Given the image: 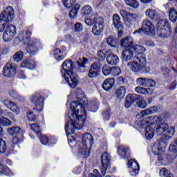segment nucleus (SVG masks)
Segmentation results:
<instances>
[{"label": "nucleus", "mask_w": 177, "mask_h": 177, "mask_svg": "<svg viewBox=\"0 0 177 177\" xmlns=\"http://www.w3.org/2000/svg\"><path fill=\"white\" fill-rule=\"evenodd\" d=\"M88 106V100L82 99L80 102H73L68 112V122L65 125L66 135H73L75 129H82L86 112L85 107Z\"/></svg>", "instance_id": "f257e3e1"}, {"label": "nucleus", "mask_w": 177, "mask_h": 177, "mask_svg": "<svg viewBox=\"0 0 177 177\" xmlns=\"http://www.w3.org/2000/svg\"><path fill=\"white\" fill-rule=\"evenodd\" d=\"M15 19V10L12 6H8L0 15V32H3V39L5 42L13 39L16 35V27L9 23Z\"/></svg>", "instance_id": "f03ea898"}, {"label": "nucleus", "mask_w": 177, "mask_h": 177, "mask_svg": "<svg viewBox=\"0 0 177 177\" xmlns=\"http://www.w3.org/2000/svg\"><path fill=\"white\" fill-rule=\"evenodd\" d=\"M156 133L160 138V141L158 143V158L159 161L162 160V153L165 151L167 146H168V140H171L172 136L175 135V127H169L167 123H161L156 129ZM165 133V134H164Z\"/></svg>", "instance_id": "7ed1b4c3"}, {"label": "nucleus", "mask_w": 177, "mask_h": 177, "mask_svg": "<svg viewBox=\"0 0 177 177\" xmlns=\"http://www.w3.org/2000/svg\"><path fill=\"white\" fill-rule=\"evenodd\" d=\"M63 70L61 71L62 74H64V78L68 82L71 88H75L78 85V76L75 73L73 72L74 70V62L68 59L62 64Z\"/></svg>", "instance_id": "20e7f679"}, {"label": "nucleus", "mask_w": 177, "mask_h": 177, "mask_svg": "<svg viewBox=\"0 0 177 177\" xmlns=\"http://www.w3.org/2000/svg\"><path fill=\"white\" fill-rule=\"evenodd\" d=\"M136 60H137V62H130L127 64L128 68L133 71V73H140V71L149 73V71H150V68L146 66L147 60L145 55L137 56Z\"/></svg>", "instance_id": "39448f33"}, {"label": "nucleus", "mask_w": 177, "mask_h": 177, "mask_svg": "<svg viewBox=\"0 0 177 177\" xmlns=\"http://www.w3.org/2000/svg\"><path fill=\"white\" fill-rule=\"evenodd\" d=\"M133 103H136L138 107L140 109H146L147 106V103L143 97L140 96V95L129 94L125 100L124 106L126 109H129V107H131Z\"/></svg>", "instance_id": "423d86ee"}, {"label": "nucleus", "mask_w": 177, "mask_h": 177, "mask_svg": "<svg viewBox=\"0 0 177 177\" xmlns=\"http://www.w3.org/2000/svg\"><path fill=\"white\" fill-rule=\"evenodd\" d=\"M82 147L80 148V153L83 154L84 157H88L91 154V147L93 145V136L91 133L84 134L82 140Z\"/></svg>", "instance_id": "0eeeda50"}, {"label": "nucleus", "mask_w": 177, "mask_h": 177, "mask_svg": "<svg viewBox=\"0 0 177 177\" xmlns=\"http://www.w3.org/2000/svg\"><path fill=\"white\" fill-rule=\"evenodd\" d=\"M142 86H149L147 88L142 87ZM156 86V81L153 80H149L147 78L144 79V82H142V84L141 86H137L136 88V92L139 93L140 95H145L149 96V95H151L153 92H154V88Z\"/></svg>", "instance_id": "6e6552de"}, {"label": "nucleus", "mask_w": 177, "mask_h": 177, "mask_svg": "<svg viewBox=\"0 0 177 177\" xmlns=\"http://www.w3.org/2000/svg\"><path fill=\"white\" fill-rule=\"evenodd\" d=\"M142 31L147 35L153 37V35L156 34V28L150 20H145L143 21L142 28L139 29L138 30H136L135 34H140Z\"/></svg>", "instance_id": "1a4fd4ad"}, {"label": "nucleus", "mask_w": 177, "mask_h": 177, "mask_svg": "<svg viewBox=\"0 0 177 177\" xmlns=\"http://www.w3.org/2000/svg\"><path fill=\"white\" fill-rule=\"evenodd\" d=\"M30 100L35 107L33 108L35 113H41L44 110V97L39 93H36L32 95Z\"/></svg>", "instance_id": "9d476101"}, {"label": "nucleus", "mask_w": 177, "mask_h": 177, "mask_svg": "<svg viewBox=\"0 0 177 177\" xmlns=\"http://www.w3.org/2000/svg\"><path fill=\"white\" fill-rule=\"evenodd\" d=\"M39 48H42L41 40L32 39L29 41L26 50L30 55H35V53H38V49H39Z\"/></svg>", "instance_id": "9b49d317"}, {"label": "nucleus", "mask_w": 177, "mask_h": 177, "mask_svg": "<svg viewBox=\"0 0 177 177\" xmlns=\"http://www.w3.org/2000/svg\"><path fill=\"white\" fill-rule=\"evenodd\" d=\"M120 15L124 18V24L127 27H131L135 21V15L128 12L126 10H120Z\"/></svg>", "instance_id": "f8f14e48"}, {"label": "nucleus", "mask_w": 177, "mask_h": 177, "mask_svg": "<svg viewBox=\"0 0 177 177\" xmlns=\"http://www.w3.org/2000/svg\"><path fill=\"white\" fill-rule=\"evenodd\" d=\"M104 30V19L100 18L96 21V24L93 25L92 28V32L95 37H99Z\"/></svg>", "instance_id": "ddd939ff"}, {"label": "nucleus", "mask_w": 177, "mask_h": 177, "mask_svg": "<svg viewBox=\"0 0 177 177\" xmlns=\"http://www.w3.org/2000/svg\"><path fill=\"white\" fill-rule=\"evenodd\" d=\"M16 67L12 63H7L3 70V75L8 77V78H13L16 75Z\"/></svg>", "instance_id": "4468645a"}, {"label": "nucleus", "mask_w": 177, "mask_h": 177, "mask_svg": "<svg viewBox=\"0 0 177 177\" xmlns=\"http://www.w3.org/2000/svg\"><path fill=\"white\" fill-rule=\"evenodd\" d=\"M157 30L162 31H167V34L165 35L166 37L168 35H171V26H169V22H168L166 19H162L158 22Z\"/></svg>", "instance_id": "2eb2a0df"}, {"label": "nucleus", "mask_w": 177, "mask_h": 177, "mask_svg": "<svg viewBox=\"0 0 177 177\" xmlns=\"http://www.w3.org/2000/svg\"><path fill=\"white\" fill-rule=\"evenodd\" d=\"M157 106H153L149 109H147L145 110L142 111L136 115V118L138 119V121H142L145 115H151V114H154V113H157Z\"/></svg>", "instance_id": "dca6fc26"}, {"label": "nucleus", "mask_w": 177, "mask_h": 177, "mask_svg": "<svg viewBox=\"0 0 177 177\" xmlns=\"http://www.w3.org/2000/svg\"><path fill=\"white\" fill-rule=\"evenodd\" d=\"M99 19L103 18L99 17V15H97V12H94L91 15L86 16L84 21L86 26H91L93 25L95 26Z\"/></svg>", "instance_id": "f3484780"}, {"label": "nucleus", "mask_w": 177, "mask_h": 177, "mask_svg": "<svg viewBox=\"0 0 177 177\" xmlns=\"http://www.w3.org/2000/svg\"><path fill=\"white\" fill-rule=\"evenodd\" d=\"M127 165L129 168H130V172L131 174L133 176H136L138 174H139V164L138 163V161L133 160H129Z\"/></svg>", "instance_id": "a211bd4d"}, {"label": "nucleus", "mask_w": 177, "mask_h": 177, "mask_svg": "<svg viewBox=\"0 0 177 177\" xmlns=\"http://www.w3.org/2000/svg\"><path fill=\"white\" fill-rule=\"evenodd\" d=\"M3 104L15 114H20V108H19V106H17L15 102L9 100L8 99H6L3 101Z\"/></svg>", "instance_id": "6ab92c4d"}, {"label": "nucleus", "mask_w": 177, "mask_h": 177, "mask_svg": "<svg viewBox=\"0 0 177 177\" xmlns=\"http://www.w3.org/2000/svg\"><path fill=\"white\" fill-rule=\"evenodd\" d=\"M118 153L122 158H129L131 157V151L128 147L120 145L118 148Z\"/></svg>", "instance_id": "aec40b11"}, {"label": "nucleus", "mask_w": 177, "mask_h": 177, "mask_svg": "<svg viewBox=\"0 0 177 177\" xmlns=\"http://www.w3.org/2000/svg\"><path fill=\"white\" fill-rule=\"evenodd\" d=\"M133 44H135V41H133V37H124L121 40L120 45L123 48H126V49H132Z\"/></svg>", "instance_id": "412c9836"}, {"label": "nucleus", "mask_w": 177, "mask_h": 177, "mask_svg": "<svg viewBox=\"0 0 177 177\" xmlns=\"http://www.w3.org/2000/svg\"><path fill=\"white\" fill-rule=\"evenodd\" d=\"M113 24L114 27L118 29L119 31V34H122V31H121L123 28L122 24H121V19L120 18V15L118 14H114L113 15Z\"/></svg>", "instance_id": "4be33fe9"}, {"label": "nucleus", "mask_w": 177, "mask_h": 177, "mask_svg": "<svg viewBox=\"0 0 177 177\" xmlns=\"http://www.w3.org/2000/svg\"><path fill=\"white\" fill-rule=\"evenodd\" d=\"M110 160H111V156L107 152L102 153L101 156V162L102 168H108L110 167Z\"/></svg>", "instance_id": "5701e85b"}, {"label": "nucleus", "mask_w": 177, "mask_h": 177, "mask_svg": "<svg viewBox=\"0 0 177 177\" xmlns=\"http://www.w3.org/2000/svg\"><path fill=\"white\" fill-rule=\"evenodd\" d=\"M145 15L147 16V17L151 19V20H158V19H160V15H158V12H157L156 10L153 9H147L145 11Z\"/></svg>", "instance_id": "b1692460"}, {"label": "nucleus", "mask_w": 177, "mask_h": 177, "mask_svg": "<svg viewBox=\"0 0 177 177\" xmlns=\"http://www.w3.org/2000/svg\"><path fill=\"white\" fill-rule=\"evenodd\" d=\"M122 57L124 62L132 60V57H133V51L132 50V48H127L123 50Z\"/></svg>", "instance_id": "393cba45"}, {"label": "nucleus", "mask_w": 177, "mask_h": 177, "mask_svg": "<svg viewBox=\"0 0 177 177\" xmlns=\"http://www.w3.org/2000/svg\"><path fill=\"white\" fill-rule=\"evenodd\" d=\"M127 92V88L124 86H121L118 88L115 91V95L117 99L119 100H122L125 97V93Z\"/></svg>", "instance_id": "a878e982"}, {"label": "nucleus", "mask_w": 177, "mask_h": 177, "mask_svg": "<svg viewBox=\"0 0 177 177\" xmlns=\"http://www.w3.org/2000/svg\"><path fill=\"white\" fill-rule=\"evenodd\" d=\"M106 62L111 66H115V64H118V63H120V58L114 54H111L106 57Z\"/></svg>", "instance_id": "bb28decb"}, {"label": "nucleus", "mask_w": 177, "mask_h": 177, "mask_svg": "<svg viewBox=\"0 0 177 177\" xmlns=\"http://www.w3.org/2000/svg\"><path fill=\"white\" fill-rule=\"evenodd\" d=\"M21 66L23 68H29L30 70H34L35 68V62L34 60H24L21 64Z\"/></svg>", "instance_id": "cd10ccee"}, {"label": "nucleus", "mask_w": 177, "mask_h": 177, "mask_svg": "<svg viewBox=\"0 0 177 177\" xmlns=\"http://www.w3.org/2000/svg\"><path fill=\"white\" fill-rule=\"evenodd\" d=\"M7 132L11 136H13L15 135H19V134L22 135L23 134V131L19 127H12L10 128H8Z\"/></svg>", "instance_id": "c85d7f7f"}, {"label": "nucleus", "mask_w": 177, "mask_h": 177, "mask_svg": "<svg viewBox=\"0 0 177 177\" xmlns=\"http://www.w3.org/2000/svg\"><path fill=\"white\" fill-rule=\"evenodd\" d=\"M9 95L15 100H18V102H24L26 100V99L24 98L23 96L20 95L16 90H10Z\"/></svg>", "instance_id": "c756f323"}, {"label": "nucleus", "mask_w": 177, "mask_h": 177, "mask_svg": "<svg viewBox=\"0 0 177 177\" xmlns=\"http://www.w3.org/2000/svg\"><path fill=\"white\" fill-rule=\"evenodd\" d=\"M113 85H114V79L108 78L106 80H104L102 84V87L104 89V91H109V89H111V88H113Z\"/></svg>", "instance_id": "7c9ffc66"}, {"label": "nucleus", "mask_w": 177, "mask_h": 177, "mask_svg": "<svg viewBox=\"0 0 177 177\" xmlns=\"http://www.w3.org/2000/svg\"><path fill=\"white\" fill-rule=\"evenodd\" d=\"M106 44L111 46V48H117L118 46V40L114 36H111L107 38Z\"/></svg>", "instance_id": "2f4dec72"}, {"label": "nucleus", "mask_w": 177, "mask_h": 177, "mask_svg": "<svg viewBox=\"0 0 177 177\" xmlns=\"http://www.w3.org/2000/svg\"><path fill=\"white\" fill-rule=\"evenodd\" d=\"M145 138L150 140L154 138V129L151 126H148L145 129Z\"/></svg>", "instance_id": "473e14b6"}, {"label": "nucleus", "mask_w": 177, "mask_h": 177, "mask_svg": "<svg viewBox=\"0 0 177 177\" xmlns=\"http://www.w3.org/2000/svg\"><path fill=\"white\" fill-rule=\"evenodd\" d=\"M6 149V142L2 140V127H0V154H3Z\"/></svg>", "instance_id": "72a5a7b5"}, {"label": "nucleus", "mask_w": 177, "mask_h": 177, "mask_svg": "<svg viewBox=\"0 0 177 177\" xmlns=\"http://www.w3.org/2000/svg\"><path fill=\"white\" fill-rule=\"evenodd\" d=\"M169 19L171 23H176L177 20V11L175 8H171L169 12Z\"/></svg>", "instance_id": "f704fd0d"}, {"label": "nucleus", "mask_w": 177, "mask_h": 177, "mask_svg": "<svg viewBox=\"0 0 177 177\" xmlns=\"http://www.w3.org/2000/svg\"><path fill=\"white\" fill-rule=\"evenodd\" d=\"M102 71L103 75L109 77V75H111L112 67L108 64H105L103 66Z\"/></svg>", "instance_id": "c9c22d12"}, {"label": "nucleus", "mask_w": 177, "mask_h": 177, "mask_svg": "<svg viewBox=\"0 0 177 177\" xmlns=\"http://www.w3.org/2000/svg\"><path fill=\"white\" fill-rule=\"evenodd\" d=\"M54 57L58 62H61V60L64 59V55H63V52L60 49L57 48L54 50Z\"/></svg>", "instance_id": "e433bc0d"}, {"label": "nucleus", "mask_w": 177, "mask_h": 177, "mask_svg": "<svg viewBox=\"0 0 177 177\" xmlns=\"http://www.w3.org/2000/svg\"><path fill=\"white\" fill-rule=\"evenodd\" d=\"M124 2L127 6L133 9H138L139 8V2L136 0H124Z\"/></svg>", "instance_id": "4c0bfd02"}, {"label": "nucleus", "mask_w": 177, "mask_h": 177, "mask_svg": "<svg viewBox=\"0 0 177 177\" xmlns=\"http://www.w3.org/2000/svg\"><path fill=\"white\" fill-rule=\"evenodd\" d=\"M73 6V7L69 14L71 19H74V17L77 16L78 10H80V4L76 3Z\"/></svg>", "instance_id": "58836bf2"}, {"label": "nucleus", "mask_w": 177, "mask_h": 177, "mask_svg": "<svg viewBox=\"0 0 177 177\" xmlns=\"http://www.w3.org/2000/svg\"><path fill=\"white\" fill-rule=\"evenodd\" d=\"M24 54L21 51H18L14 54L12 58L14 59L15 63H20L23 60Z\"/></svg>", "instance_id": "ea45409f"}, {"label": "nucleus", "mask_w": 177, "mask_h": 177, "mask_svg": "<svg viewBox=\"0 0 177 177\" xmlns=\"http://www.w3.org/2000/svg\"><path fill=\"white\" fill-rule=\"evenodd\" d=\"M31 35V32L29 30L23 31L19 33V38L21 41H26V39H28Z\"/></svg>", "instance_id": "a19ab883"}, {"label": "nucleus", "mask_w": 177, "mask_h": 177, "mask_svg": "<svg viewBox=\"0 0 177 177\" xmlns=\"http://www.w3.org/2000/svg\"><path fill=\"white\" fill-rule=\"evenodd\" d=\"M87 106L93 113L97 111V109H99V103L97 101H91Z\"/></svg>", "instance_id": "79ce46f5"}, {"label": "nucleus", "mask_w": 177, "mask_h": 177, "mask_svg": "<svg viewBox=\"0 0 177 177\" xmlns=\"http://www.w3.org/2000/svg\"><path fill=\"white\" fill-rule=\"evenodd\" d=\"M132 49L135 50V53L138 55H142V53H145V52H146L145 47L140 45H136L132 47Z\"/></svg>", "instance_id": "37998d69"}, {"label": "nucleus", "mask_w": 177, "mask_h": 177, "mask_svg": "<svg viewBox=\"0 0 177 177\" xmlns=\"http://www.w3.org/2000/svg\"><path fill=\"white\" fill-rule=\"evenodd\" d=\"M0 125L3 127H10L12 125V121L5 117L0 118Z\"/></svg>", "instance_id": "c03bdc74"}, {"label": "nucleus", "mask_w": 177, "mask_h": 177, "mask_svg": "<svg viewBox=\"0 0 177 177\" xmlns=\"http://www.w3.org/2000/svg\"><path fill=\"white\" fill-rule=\"evenodd\" d=\"M160 175L164 177H174V175L166 168H162L160 170Z\"/></svg>", "instance_id": "a18cd8bd"}, {"label": "nucleus", "mask_w": 177, "mask_h": 177, "mask_svg": "<svg viewBox=\"0 0 177 177\" xmlns=\"http://www.w3.org/2000/svg\"><path fill=\"white\" fill-rule=\"evenodd\" d=\"M148 120L151 121V124H160V122H162V118L160 116H150Z\"/></svg>", "instance_id": "49530a36"}, {"label": "nucleus", "mask_w": 177, "mask_h": 177, "mask_svg": "<svg viewBox=\"0 0 177 177\" xmlns=\"http://www.w3.org/2000/svg\"><path fill=\"white\" fill-rule=\"evenodd\" d=\"M82 10L85 16H91L92 14L95 13L92 12V7H91V6H84Z\"/></svg>", "instance_id": "de8ad7c7"}, {"label": "nucleus", "mask_w": 177, "mask_h": 177, "mask_svg": "<svg viewBox=\"0 0 177 177\" xmlns=\"http://www.w3.org/2000/svg\"><path fill=\"white\" fill-rule=\"evenodd\" d=\"M169 150L170 153H177V139L171 142L169 145Z\"/></svg>", "instance_id": "09e8293b"}, {"label": "nucleus", "mask_w": 177, "mask_h": 177, "mask_svg": "<svg viewBox=\"0 0 177 177\" xmlns=\"http://www.w3.org/2000/svg\"><path fill=\"white\" fill-rule=\"evenodd\" d=\"M88 63V59L83 57L82 59H79L78 61H77L76 64H77V66H79V67L84 68H85V64Z\"/></svg>", "instance_id": "8fccbe9b"}, {"label": "nucleus", "mask_w": 177, "mask_h": 177, "mask_svg": "<svg viewBox=\"0 0 177 177\" xmlns=\"http://www.w3.org/2000/svg\"><path fill=\"white\" fill-rule=\"evenodd\" d=\"M62 2L68 8H72V6H74L75 5V0H62Z\"/></svg>", "instance_id": "3c124183"}, {"label": "nucleus", "mask_w": 177, "mask_h": 177, "mask_svg": "<svg viewBox=\"0 0 177 177\" xmlns=\"http://www.w3.org/2000/svg\"><path fill=\"white\" fill-rule=\"evenodd\" d=\"M120 74H121V68H120V67L118 66H113L111 71V75L117 77L118 75H120Z\"/></svg>", "instance_id": "603ef678"}, {"label": "nucleus", "mask_w": 177, "mask_h": 177, "mask_svg": "<svg viewBox=\"0 0 177 177\" xmlns=\"http://www.w3.org/2000/svg\"><path fill=\"white\" fill-rule=\"evenodd\" d=\"M30 127H31L32 131H34V132H35L36 134L37 135L41 134V128L37 124H35V123L31 124Z\"/></svg>", "instance_id": "864d4df0"}, {"label": "nucleus", "mask_w": 177, "mask_h": 177, "mask_svg": "<svg viewBox=\"0 0 177 177\" xmlns=\"http://www.w3.org/2000/svg\"><path fill=\"white\" fill-rule=\"evenodd\" d=\"M90 70L99 73L100 71V64L97 62H94L91 65Z\"/></svg>", "instance_id": "5fc2aeb1"}, {"label": "nucleus", "mask_w": 177, "mask_h": 177, "mask_svg": "<svg viewBox=\"0 0 177 177\" xmlns=\"http://www.w3.org/2000/svg\"><path fill=\"white\" fill-rule=\"evenodd\" d=\"M99 75V72L95 71H92V69L88 70V78H96Z\"/></svg>", "instance_id": "6e6d98bb"}, {"label": "nucleus", "mask_w": 177, "mask_h": 177, "mask_svg": "<svg viewBox=\"0 0 177 177\" xmlns=\"http://www.w3.org/2000/svg\"><path fill=\"white\" fill-rule=\"evenodd\" d=\"M176 157H177V153L171 152V153H169L167 156V159L169 162H172L176 158Z\"/></svg>", "instance_id": "4d7b16f0"}, {"label": "nucleus", "mask_w": 177, "mask_h": 177, "mask_svg": "<svg viewBox=\"0 0 177 177\" xmlns=\"http://www.w3.org/2000/svg\"><path fill=\"white\" fill-rule=\"evenodd\" d=\"M97 56L102 60H104L106 59V50H100L97 52Z\"/></svg>", "instance_id": "13d9d810"}, {"label": "nucleus", "mask_w": 177, "mask_h": 177, "mask_svg": "<svg viewBox=\"0 0 177 177\" xmlns=\"http://www.w3.org/2000/svg\"><path fill=\"white\" fill-rule=\"evenodd\" d=\"M40 142L44 145V146H46V145L49 143V138H48L46 136H41L40 138Z\"/></svg>", "instance_id": "bf43d9fd"}, {"label": "nucleus", "mask_w": 177, "mask_h": 177, "mask_svg": "<svg viewBox=\"0 0 177 177\" xmlns=\"http://www.w3.org/2000/svg\"><path fill=\"white\" fill-rule=\"evenodd\" d=\"M2 175H6L7 176H13V172H12V170L8 167H4L3 172Z\"/></svg>", "instance_id": "052dcab7"}, {"label": "nucleus", "mask_w": 177, "mask_h": 177, "mask_svg": "<svg viewBox=\"0 0 177 177\" xmlns=\"http://www.w3.org/2000/svg\"><path fill=\"white\" fill-rule=\"evenodd\" d=\"M82 24L80 22H77L75 24V30L78 32H81L82 31Z\"/></svg>", "instance_id": "680f3d73"}, {"label": "nucleus", "mask_w": 177, "mask_h": 177, "mask_svg": "<svg viewBox=\"0 0 177 177\" xmlns=\"http://www.w3.org/2000/svg\"><path fill=\"white\" fill-rule=\"evenodd\" d=\"M27 117H28L29 121H35V120H36L35 115H34V113H32V112L28 113Z\"/></svg>", "instance_id": "e2e57ef3"}, {"label": "nucleus", "mask_w": 177, "mask_h": 177, "mask_svg": "<svg viewBox=\"0 0 177 177\" xmlns=\"http://www.w3.org/2000/svg\"><path fill=\"white\" fill-rule=\"evenodd\" d=\"M88 176L89 177H102V176H100V174H99V170H97V169H94L93 170V174L91 173L88 175Z\"/></svg>", "instance_id": "0e129e2a"}, {"label": "nucleus", "mask_w": 177, "mask_h": 177, "mask_svg": "<svg viewBox=\"0 0 177 177\" xmlns=\"http://www.w3.org/2000/svg\"><path fill=\"white\" fill-rule=\"evenodd\" d=\"M104 119L109 120L110 118V109H106V111L103 113Z\"/></svg>", "instance_id": "69168bd1"}, {"label": "nucleus", "mask_w": 177, "mask_h": 177, "mask_svg": "<svg viewBox=\"0 0 177 177\" xmlns=\"http://www.w3.org/2000/svg\"><path fill=\"white\" fill-rule=\"evenodd\" d=\"M21 142V140H19V137H17V136H15L12 138L13 145H19V143H20Z\"/></svg>", "instance_id": "338daca9"}, {"label": "nucleus", "mask_w": 177, "mask_h": 177, "mask_svg": "<svg viewBox=\"0 0 177 177\" xmlns=\"http://www.w3.org/2000/svg\"><path fill=\"white\" fill-rule=\"evenodd\" d=\"M144 81H145V78H143V77H139V78H138L137 80H136V84H137L138 85H140V86H142V83H143Z\"/></svg>", "instance_id": "774afa93"}]
</instances>
